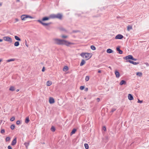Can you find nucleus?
I'll use <instances>...</instances> for the list:
<instances>
[{"mask_svg": "<svg viewBox=\"0 0 149 149\" xmlns=\"http://www.w3.org/2000/svg\"><path fill=\"white\" fill-rule=\"evenodd\" d=\"M54 43L58 45H65L69 46L70 45H74V43L69 42L67 40L55 38L53 39Z\"/></svg>", "mask_w": 149, "mask_h": 149, "instance_id": "1", "label": "nucleus"}, {"mask_svg": "<svg viewBox=\"0 0 149 149\" xmlns=\"http://www.w3.org/2000/svg\"><path fill=\"white\" fill-rule=\"evenodd\" d=\"M50 17L53 19L57 18L61 19L62 18V15L60 13H58L57 14H52L50 15Z\"/></svg>", "mask_w": 149, "mask_h": 149, "instance_id": "2", "label": "nucleus"}, {"mask_svg": "<svg viewBox=\"0 0 149 149\" xmlns=\"http://www.w3.org/2000/svg\"><path fill=\"white\" fill-rule=\"evenodd\" d=\"M80 55L83 58H86V60L89 59L91 56V54L88 53H82Z\"/></svg>", "mask_w": 149, "mask_h": 149, "instance_id": "3", "label": "nucleus"}, {"mask_svg": "<svg viewBox=\"0 0 149 149\" xmlns=\"http://www.w3.org/2000/svg\"><path fill=\"white\" fill-rule=\"evenodd\" d=\"M28 18L31 19L33 18V17L27 15H23L21 17V19L22 20H25L27 18Z\"/></svg>", "mask_w": 149, "mask_h": 149, "instance_id": "4", "label": "nucleus"}, {"mask_svg": "<svg viewBox=\"0 0 149 149\" xmlns=\"http://www.w3.org/2000/svg\"><path fill=\"white\" fill-rule=\"evenodd\" d=\"M3 40L9 42L10 43L12 42V38L8 36H5L3 37Z\"/></svg>", "mask_w": 149, "mask_h": 149, "instance_id": "5", "label": "nucleus"}, {"mask_svg": "<svg viewBox=\"0 0 149 149\" xmlns=\"http://www.w3.org/2000/svg\"><path fill=\"white\" fill-rule=\"evenodd\" d=\"M37 21L39 23H40L41 24H42L43 26H47L48 25H49L51 24H52V22H49L48 23H45L43 22L42 21H41L40 20H37Z\"/></svg>", "mask_w": 149, "mask_h": 149, "instance_id": "6", "label": "nucleus"}, {"mask_svg": "<svg viewBox=\"0 0 149 149\" xmlns=\"http://www.w3.org/2000/svg\"><path fill=\"white\" fill-rule=\"evenodd\" d=\"M123 36L121 34H118L116 36L115 38L116 39H121L123 38Z\"/></svg>", "mask_w": 149, "mask_h": 149, "instance_id": "7", "label": "nucleus"}, {"mask_svg": "<svg viewBox=\"0 0 149 149\" xmlns=\"http://www.w3.org/2000/svg\"><path fill=\"white\" fill-rule=\"evenodd\" d=\"M133 56L131 55H129L125 57H123V58L127 60H128V59H131L132 60V58Z\"/></svg>", "mask_w": 149, "mask_h": 149, "instance_id": "8", "label": "nucleus"}, {"mask_svg": "<svg viewBox=\"0 0 149 149\" xmlns=\"http://www.w3.org/2000/svg\"><path fill=\"white\" fill-rule=\"evenodd\" d=\"M126 62H129L131 63H132L134 65H137L139 63L138 62H134L132 61L128 60H126L125 61Z\"/></svg>", "mask_w": 149, "mask_h": 149, "instance_id": "9", "label": "nucleus"}, {"mask_svg": "<svg viewBox=\"0 0 149 149\" xmlns=\"http://www.w3.org/2000/svg\"><path fill=\"white\" fill-rule=\"evenodd\" d=\"M49 101L50 104L54 103L55 102L54 99L53 98L51 97H50L49 98Z\"/></svg>", "mask_w": 149, "mask_h": 149, "instance_id": "10", "label": "nucleus"}, {"mask_svg": "<svg viewBox=\"0 0 149 149\" xmlns=\"http://www.w3.org/2000/svg\"><path fill=\"white\" fill-rule=\"evenodd\" d=\"M116 50L118 52V53L120 54H121L123 53V51L122 50L120 49V47L119 46L117 47L116 48Z\"/></svg>", "mask_w": 149, "mask_h": 149, "instance_id": "11", "label": "nucleus"}, {"mask_svg": "<svg viewBox=\"0 0 149 149\" xmlns=\"http://www.w3.org/2000/svg\"><path fill=\"white\" fill-rule=\"evenodd\" d=\"M17 143V139L16 138H14L12 142L11 145L12 146L15 145Z\"/></svg>", "mask_w": 149, "mask_h": 149, "instance_id": "12", "label": "nucleus"}, {"mask_svg": "<svg viewBox=\"0 0 149 149\" xmlns=\"http://www.w3.org/2000/svg\"><path fill=\"white\" fill-rule=\"evenodd\" d=\"M126 84V82L124 80H122L120 81L119 84L120 85H122L123 84L125 85Z\"/></svg>", "mask_w": 149, "mask_h": 149, "instance_id": "13", "label": "nucleus"}, {"mask_svg": "<svg viewBox=\"0 0 149 149\" xmlns=\"http://www.w3.org/2000/svg\"><path fill=\"white\" fill-rule=\"evenodd\" d=\"M128 99L130 100H132L133 99V96L131 94H128Z\"/></svg>", "mask_w": 149, "mask_h": 149, "instance_id": "14", "label": "nucleus"}, {"mask_svg": "<svg viewBox=\"0 0 149 149\" xmlns=\"http://www.w3.org/2000/svg\"><path fill=\"white\" fill-rule=\"evenodd\" d=\"M115 74L116 75V77L117 78H118L120 76V74L119 72L117 71L116 70L115 72Z\"/></svg>", "mask_w": 149, "mask_h": 149, "instance_id": "15", "label": "nucleus"}, {"mask_svg": "<svg viewBox=\"0 0 149 149\" xmlns=\"http://www.w3.org/2000/svg\"><path fill=\"white\" fill-rule=\"evenodd\" d=\"M132 29V26L130 25H129L127 26V30L128 31H130V30Z\"/></svg>", "mask_w": 149, "mask_h": 149, "instance_id": "16", "label": "nucleus"}, {"mask_svg": "<svg viewBox=\"0 0 149 149\" xmlns=\"http://www.w3.org/2000/svg\"><path fill=\"white\" fill-rule=\"evenodd\" d=\"M50 17H45L42 18V21H44L46 20H49Z\"/></svg>", "mask_w": 149, "mask_h": 149, "instance_id": "17", "label": "nucleus"}, {"mask_svg": "<svg viewBox=\"0 0 149 149\" xmlns=\"http://www.w3.org/2000/svg\"><path fill=\"white\" fill-rule=\"evenodd\" d=\"M107 52L108 53H111L113 52V51L111 49H107Z\"/></svg>", "mask_w": 149, "mask_h": 149, "instance_id": "18", "label": "nucleus"}, {"mask_svg": "<svg viewBox=\"0 0 149 149\" xmlns=\"http://www.w3.org/2000/svg\"><path fill=\"white\" fill-rule=\"evenodd\" d=\"M52 84V82L50 81H48L47 82V85L48 86H50Z\"/></svg>", "mask_w": 149, "mask_h": 149, "instance_id": "19", "label": "nucleus"}, {"mask_svg": "<svg viewBox=\"0 0 149 149\" xmlns=\"http://www.w3.org/2000/svg\"><path fill=\"white\" fill-rule=\"evenodd\" d=\"M85 61L84 60H82L80 63V66H83L85 64Z\"/></svg>", "mask_w": 149, "mask_h": 149, "instance_id": "20", "label": "nucleus"}, {"mask_svg": "<svg viewBox=\"0 0 149 149\" xmlns=\"http://www.w3.org/2000/svg\"><path fill=\"white\" fill-rule=\"evenodd\" d=\"M68 69V68L67 66H65L63 68V71L66 72Z\"/></svg>", "mask_w": 149, "mask_h": 149, "instance_id": "21", "label": "nucleus"}, {"mask_svg": "<svg viewBox=\"0 0 149 149\" xmlns=\"http://www.w3.org/2000/svg\"><path fill=\"white\" fill-rule=\"evenodd\" d=\"M77 131V130L75 129H74L70 133L71 135H72L74 134Z\"/></svg>", "mask_w": 149, "mask_h": 149, "instance_id": "22", "label": "nucleus"}, {"mask_svg": "<svg viewBox=\"0 0 149 149\" xmlns=\"http://www.w3.org/2000/svg\"><path fill=\"white\" fill-rule=\"evenodd\" d=\"M9 90L10 91H14L15 90V88L14 86H11Z\"/></svg>", "mask_w": 149, "mask_h": 149, "instance_id": "23", "label": "nucleus"}, {"mask_svg": "<svg viewBox=\"0 0 149 149\" xmlns=\"http://www.w3.org/2000/svg\"><path fill=\"white\" fill-rule=\"evenodd\" d=\"M14 45L15 46L17 47L19 45V42L16 41L15 42Z\"/></svg>", "mask_w": 149, "mask_h": 149, "instance_id": "24", "label": "nucleus"}, {"mask_svg": "<svg viewBox=\"0 0 149 149\" xmlns=\"http://www.w3.org/2000/svg\"><path fill=\"white\" fill-rule=\"evenodd\" d=\"M30 120L28 117L26 118L25 121V122L26 123H28L29 121Z\"/></svg>", "mask_w": 149, "mask_h": 149, "instance_id": "25", "label": "nucleus"}, {"mask_svg": "<svg viewBox=\"0 0 149 149\" xmlns=\"http://www.w3.org/2000/svg\"><path fill=\"white\" fill-rule=\"evenodd\" d=\"M136 75L139 77H141L142 75V74L141 72H137L136 73Z\"/></svg>", "mask_w": 149, "mask_h": 149, "instance_id": "26", "label": "nucleus"}, {"mask_svg": "<svg viewBox=\"0 0 149 149\" xmlns=\"http://www.w3.org/2000/svg\"><path fill=\"white\" fill-rule=\"evenodd\" d=\"M15 39L17 40L20 41L21 40V39L18 37L17 36H15Z\"/></svg>", "mask_w": 149, "mask_h": 149, "instance_id": "27", "label": "nucleus"}, {"mask_svg": "<svg viewBox=\"0 0 149 149\" xmlns=\"http://www.w3.org/2000/svg\"><path fill=\"white\" fill-rule=\"evenodd\" d=\"M15 60V59L13 58V59H8V60H7L6 61L7 62H9L11 61H14Z\"/></svg>", "mask_w": 149, "mask_h": 149, "instance_id": "28", "label": "nucleus"}, {"mask_svg": "<svg viewBox=\"0 0 149 149\" xmlns=\"http://www.w3.org/2000/svg\"><path fill=\"white\" fill-rule=\"evenodd\" d=\"M29 143H24V145L25 146L26 148H28V147L29 145Z\"/></svg>", "mask_w": 149, "mask_h": 149, "instance_id": "29", "label": "nucleus"}, {"mask_svg": "<svg viewBox=\"0 0 149 149\" xmlns=\"http://www.w3.org/2000/svg\"><path fill=\"white\" fill-rule=\"evenodd\" d=\"M84 146L86 149H88L89 148L88 145L87 143H85L84 144Z\"/></svg>", "mask_w": 149, "mask_h": 149, "instance_id": "30", "label": "nucleus"}, {"mask_svg": "<svg viewBox=\"0 0 149 149\" xmlns=\"http://www.w3.org/2000/svg\"><path fill=\"white\" fill-rule=\"evenodd\" d=\"M91 48L93 50H95L96 49V47L93 45H91Z\"/></svg>", "mask_w": 149, "mask_h": 149, "instance_id": "31", "label": "nucleus"}, {"mask_svg": "<svg viewBox=\"0 0 149 149\" xmlns=\"http://www.w3.org/2000/svg\"><path fill=\"white\" fill-rule=\"evenodd\" d=\"M15 127V125L14 124H12L10 126V128L12 130H13Z\"/></svg>", "mask_w": 149, "mask_h": 149, "instance_id": "32", "label": "nucleus"}, {"mask_svg": "<svg viewBox=\"0 0 149 149\" xmlns=\"http://www.w3.org/2000/svg\"><path fill=\"white\" fill-rule=\"evenodd\" d=\"M51 130L52 132H54L55 131V128L54 127L52 126L51 128Z\"/></svg>", "mask_w": 149, "mask_h": 149, "instance_id": "33", "label": "nucleus"}, {"mask_svg": "<svg viewBox=\"0 0 149 149\" xmlns=\"http://www.w3.org/2000/svg\"><path fill=\"white\" fill-rule=\"evenodd\" d=\"M89 77L88 76H86V78H85V80L86 81H88L89 80Z\"/></svg>", "mask_w": 149, "mask_h": 149, "instance_id": "34", "label": "nucleus"}, {"mask_svg": "<svg viewBox=\"0 0 149 149\" xmlns=\"http://www.w3.org/2000/svg\"><path fill=\"white\" fill-rule=\"evenodd\" d=\"M10 140V138L9 137H7L6 138V141H9Z\"/></svg>", "mask_w": 149, "mask_h": 149, "instance_id": "35", "label": "nucleus"}, {"mask_svg": "<svg viewBox=\"0 0 149 149\" xmlns=\"http://www.w3.org/2000/svg\"><path fill=\"white\" fill-rule=\"evenodd\" d=\"M15 117H14V116H13L10 119V120L11 121H13L15 119Z\"/></svg>", "mask_w": 149, "mask_h": 149, "instance_id": "36", "label": "nucleus"}, {"mask_svg": "<svg viewBox=\"0 0 149 149\" xmlns=\"http://www.w3.org/2000/svg\"><path fill=\"white\" fill-rule=\"evenodd\" d=\"M61 37L63 38H66L68 37V36L64 35L61 36Z\"/></svg>", "mask_w": 149, "mask_h": 149, "instance_id": "37", "label": "nucleus"}, {"mask_svg": "<svg viewBox=\"0 0 149 149\" xmlns=\"http://www.w3.org/2000/svg\"><path fill=\"white\" fill-rule=\"evenodd\" d=\"M84 88V86H81L80 87V89L81 90H83Z\"/></svg>", "mask_w": 149, "mask_h": 149, "instance_id": "38", "label": "nucleus"}, {"mask_svg": "<svg viewBox=\"0 0 149 149\" xmlns=\"http://www.w3.org/2000/svg\"><path fill=\"white\" fill-rule=\"evenodd\" d=\"M116 109L115 108H112L111 109V112L112 113H113L114 111H115V110H116Z\"/></svg>", "mask_w": 149, "mask_h": 149, "instance_id": "39", "label": "nucleus"}, {"mask_svg": "<svg viewBox=\"0 0 149 149\" xmlns=\"http://www.w3.org/2000/svg\"><path fill=\"white\" fill-rule=\"evenodd\" d=\"M138 103H141L143 102L142 100H140L139 99H138V101L137 102Z\"/></svg>", "mask_w": 149, "mask_h": 149, "instance_id": "40", "label": "nucleus"}, {"mask_svg": "<svg viewBox=\"0 0 149 149\" xmlns=\"http://www.w3.org/2000/svg\"><path fill=\"white\" fill-rule=\"evenodd\" d=\"M5 132V130L4 129H2L1 131V133L2 134L4 133Z\"/></svg>", "mask_w": 149, "mask_h": 149, "instance_id": "41", "label": "nucleus"}, {"mask_svg": "<svg viewBox=\"0 0 149 149\" xmlns=\"http://www.w3.org/2000/svg\"><path fill=\"white\" fill-rule=\"evenodd\" d=\"M20 124V121L19 120H17L16 122V124L17 125H18Z\"/></svg>", "mask_w": 149, "mask_h": 149, "instance_id": "42", "label": "nucleus"}, {"mask_svg": "<svg viewBox=\"0 0 149 149\" xmlns=\"http://www.w3.org/2000/svg\"><path fill=\"white\" fill-rule=\"evenodd\" d=\"M8 149H12V147L10 146H8Z\"/></svg>", "mask_w": 149, "mask_h": 149, "instance_id": "43", "label": "nucleus"}, {"mask_svg": "<svg viewBox=\"0 0 149 149\" xmlns=\"http://www.w3.org/2000/svg\"><path fill=\"white\" fill-rule=\"evenodd\" d=\"M45 68L44 67H43L42 68V71L44 72L45 71Z\"/></svg>", "mask_w": 149, "mask_h": 149, "instance_id": "44", "label": "nucleus"}, {"mask_svg": "<svg viewBox=\"0 0 149 149\" xmlns=\"http://www.w3.org/2000/svg\"><path fill=\"white\" fill-rule=\"evenodd\" d=\"M132 60L134 61H136L137 60V59L134 58L133 57L132 58Z\"/></svg>", "mask_w": 149, "mask_h": 149, "instance_id": "45", "label": "nucleus"}, {"mask_svg": "<svg viewBox=\"0 0 149 149\" xmlns=\"http://www.w3.org/2000/svg\"><path fill=\"white\" fill-rule=\"evenodd\" d=\"M103 130H104V131H105L106 130V127L104 126L103 127Z\"/></svg>", "mask_w": 149, "mask_h": 149, "instance_id": "46", "label": "nucleus"}, {"mask_svg": "<svg viewBox=\"0 0 149 149\" xmlns=\"http://www.w3.org/2000/svg\"><path fill=\"white\" fill-rule=\"evenodd\" d=\"M60 29L62 31H65V29H64L63 28H60Z\"/></svg>", "mask_w": 149, "mask_h": 149, "instance_id": "47", "label": "nucleus"}, {"mask_svg": "<svg viewBox=\"0 0 149 149\" xmlns=\"http://www.w3.org/2000/svg\"><path fill=\"white\" fill-rule=\"evenodd\" d=\"M100 15H97L96 16H93V17H99V16H100Z\"/></svg>", "mask_w": 149, "mask_h": 149, "instance_id": "48", "label": "nucleus"}, {"mask_svg": "<svg viewBox=\"0 0 149 149\" xmlns=\"http://www.w3.org/2000/svg\"><path fill=\"white\" fill-rule=\"evenodd\" d=\"M100 99L99 98H97V102H99L100 101Z\"/></svg>", "mask_w": 149, "mask_h": 149, "instance_id": "49", "label": "nucleus"}, {"mask_svg": "<svg viewBox=\"0 0 149 149\" xmlns=\"http://www.w3.org/2000/svg\"><path fill=\"white\" fill-rule=\"evenodd\" d=\"M15 20L16 22H18L19 21V19L17 18H16L15 19Z\"/></svg>", "mask_w": 149, "mask_h": 149, "instance_id": "50", "label": "nucleus"}, {"mask_svg": "<svg viewBox=\"0 0 149 149\" xmlns=\"http://www.w3.org/2000/svg\"><path fill=\"white\" fill-rule=\"evenodd\" d=\"M98 72L99 73H101V71L100 70H99L98 71Z\"/></svg>", "mask_w": 149, "mask_h": 149, "instance_id": "51", "label": "nucleus"}, {"mask_svg": "<svg viewBox=\"0 0 149 149\" xmlns=\"http://www.w3.org/2000/svg\"><path fill=\"white\" fill-rule=\"evenodd\" d=\"M88 88H85V91H88Z\"/></svg>", "mask_w": 149, "mask_h": 149, "instance_id": "52", "label": "nucleus"}, {"mask_svg": "<svg viewBox=\"0 0 149 149\" xmlns=\"http://www.w3.org/2000/svg\"><path fill=\"white\" fill-rule=\"evenodd\" d=\"M3 41V40L2 39H0V42H2Z\"/></svg>", "mask_w": 149, "mask_h": 149, "instance_id": "53", "label": "nucleus"}, {"mask_svg": "<svg viewBox=\"0 0 149 149\" xmlns=\"http://www.w3.org/2000/svg\"><path fill=\"white\" fill-rule=\"evenodd\" d=\"M16 91L17 92H18L19 91V89H17V90H16Z\"/></svg>", "mask_w": 149, "mask_h": 149, "instance_id": "54", "label": "nucleus"}, {"mask_svg": "<svg viewBox=\"0 0 149 149\" xmlns=\"http://www.w3.org/2000/svg\"><path fill=\"white\" fill-rule=\"evenodd\" d=\"M109 68H110V69H111V67L110 66H109Z\"/></svg>", "mask_w": 149, "mask_h": 149, "instance_id": "55", "label": "nucleus"}, {"mask_svg": "<svg viewBox=\"0 0 149 149\" xmlns=\"http://www.w3.org/2000/svg\"><path fill=\"white\" fill-rule=\"evenodd\" d=\"M73 32H74V33H76V32H77V31H73Z\"/></svg>", "mask_w": 149, "mask_h": 149, "instance_id": "56", "label": "nucleus"}, {"mask_svg": "<svg viewBox=\"0 0 149 149\" xmlns=\"http://www.w3.org/2000/svg\"><path fill=\"white\" fill-rule=\"evenodd\" d=\"M26 46L28 47V45H27L26 44Z\"/></svg>", "mask_w": 149, "mask_h": 149, "instance_id": "57", "label": "nucleus"}, {"mask_svg": "<svg viewBox=\"0 0 149 149\" xmlns=\"http://www.w3.org/2000/svg\"><path fill=\"white\" fill-rule=\"evenodd\" d=\"M1 5H2L1 4V3H0V6H1Z\"/></svg>", "mask_w": 149, "mask_h": 149, "instance_id": "58", "label": "nucleus"}]
</instances>
